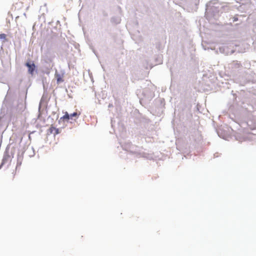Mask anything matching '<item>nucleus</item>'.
Here are the masks:
<instances>
[{"label":"nucleus","mask_w":256,"mask_h":256,"mask_svg":"<svg viewBox=\"0 0 256 256\" xmlns=\"http://www.w3.org/2000/svg\"><path fill=\"white\" fill-rule=\"evenodd\" d=\"M60 130L59 128H55L52 125H51L48 130V134H53L54 136H56V134H60Z\"/></svg>","instance_id":"nucleus-1"},{"label":"nucleus","mask_w":256,"mask_h":256,"mask_svg":"<svg viewBox=\"0 0 256 256\" xmlns=\"http://www.w3.org/2000/svg\"><path fill=\"white\" fill-rule=\"evenodd\" d=\"M26 66L28 68V72L31 74H33L36 69L35 64L33 62L32 63L26 62Z\"/></svg>","instance_id":"nucleus-2"},{"label":"nucleus","mask_w":256,"mask_h":256,"mask_svg":"<svg viewBox=\"0 0 256 256\" xmlns=\"http://www.w3.org/2000/svg\"><path fill=\"white\" fill-rule=\"evenodd\" d=\"M18 108L20 109V110L21 112H24L26 108V105L25 103H21L18 104Z\"/></svg>","instance_id":"nucleus-3"},{"label":"nucleus","mask_w":256,"mask_h":256,"mask_svg":"<svg viewBox=\"0 0 256 256\" xmlns=\"http://www.w3.org/2000/svg\"><path fill=\"white\" fill-rule=\"evenodd\" d=\"M70 118V114H68L67 112H65L64 115L60 118V120H68Z\"/></svg>","instance_id":"nucleus-4"},{"label":"nucleus","mask_w":256,"mask_h":256,"mask_svg":"<svg viewBox=\"0 0 256 256\" xmlns=\"http://www.w3.org/2000/svg\"><path fill=\"white\" fill-rule=\"evenodd\" d=\"M80 114V112L78 114L77 112H74L70 115V118H72L73 117H78Z\"/></svg>","instance_id":"nucleus-5"},{"label":"nucleus","mask_w":256,"mask_h":256,"mask_svg":"<svg viewBox=\"0 0 256 256\" xmlns=\"http://www.w3.org/2000/svg\"><path fill=\"white\" fill-rule=\"evenodd\" d=\"M6 34H0V39H6Z\"/></svg>","instance_id":"nucleus-6"},{"label":"nucleus","mask_w":256,"mask_h":256,"mask_svg":"<svg viewBox=\"0 0 256 256\" xmlns=\"http://www.w3.org/2000/svg\"><path fill=\"white\" fill-rule=\"evenodd\" d=\"M235 66L236 67V68H240V67L242 66V65L240 63L236 62L235 64Z\"/></svg>","instance_id":"nucleus-7"},{"label":"nucleus","mask_w":256,"mask_h":256,"mask_svg":"<svg viewBox=\"0 0 256 256\" xmlns=\"http://www.w3.org/2000/svg\"><path fill=\"white\" fill-rule=\"evenodd\" d=\"M57 81H58V82H62V79L61 78H58L57 79Z\"/></svg>","instance_id":"nucleus-8"},{"label":"nucleus","mask_w":256,"mask_h":256,"mask_svg":"<svg viewBox=\"0 0 256 256\" xmlns=\"http://www.w3.org/2000/svg\"><path fill=\"white\" fill-rule=\"evenodd\" d=\"M238 20V18H234V21H236V20Z\"/></svg>","instance_id":"nucleus-9"}]
</instances>
